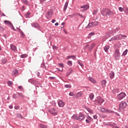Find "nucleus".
<instances>
[{
    "label": "nucleus",
    "instance_id": "nucleus-1",
    "mask_svg": "<svg viewBox=\"0 0 128 128\" xmlns=\"http://www.w3.org/2000/svg\"><path fill=\"white\" fill-rule=\"evenodd\" d=\"M114 54L115 60H118L120 58V52L118 49L115 50Z\"/></svg>",
    "mask_w": 128,
    "mask_h": 128
},
{
    "label": "nucleus",
    "instance_id": "nucleus-2",
    "mask_svg": "<svg viewBox=\"0 0 128 128\" xmlns=\"http://www.w3.org/2000/svg\"><path fill=\"white\" fill-rule=\"evenodd\" d=\"M104 102V100L100 96L97 97L96 100V102L98 106H102Z\"/></svg>",
    "mask_w": 128,
    "mask_h": 128
},
{
    "label": "nucleus",
    "instance_id": "nucleus-3",
    "mask_svg": "<svg viewBox=\"0 0 128 128\" xmlns=\"http://www.w3.org/2000/svg\"><path fill=\"white\" fill-rule=\"evenodd\" d=\"M126 94L124 92H122L117 96V100H122L124 98H126Z\"/></svg>",
    "mask_w": 128,
    "mask_h": 128
},
{
    "label": "nucleus",
    "instance_id": "nucleus-4",
    "mask_svg": "<svg viewBox=\"0 0 128 128\" xmlns=\"http://www.w3.org/2000/svg\"><path fill=\"white\" fill-rule=\"evenodd\" d=\"M98 22H90L88 26H86V28H92L93 26H98Z\"/></svg>",
    "mask_w": 128,
    "mask_h": 128
},
{
    "label": "nucleus",
    "instance_id": "nucleus-5",
    "mask_svg": "<svg viewBox=\"0 0 128 128\" xmlns=\"http://www.w3.org/2000/svg\"><path fill=\"white\" fill-rule=\"evenodd\" d=\"M49 112L53 116H56L58 114V110L55 108H51L49 110Z\"/></svg>",
    "mask_w": 128,
    "mask_h": 128
},
{
    "label": "nucleus",
    "instance_id": "nucleus-6",
    "mask_svg": "<svg viewBox=\"0 0 128 128\" xmlns=\"http://www.w3.org/2000/svg\"><path fill=\"white\" fill-rule=\"evenodd\" d=\"M128 106V104H126V102H122L120 104V110H124V108H126V106Z\"/></svg>",
    "mask_w": 128,
    "mask_h": 128
},
{
    "label": "nucleus",
    "instance_id": "nucleus-7",
    "mask_svg": "<svg viewBox=\"0 0 128 128\" xmlns=\"http://www.w3.org/2000/svg\"><path fill=\"white\" fill-rule=\"evenodd\" d=\"M104 126H109L112 128H116V124L112 122H104Z\"/></svg>",
    "mask_w": 128,
    "mask_h": 128
},
{
    "label": "nucleus",
    "instance_id": "nucleus-8",
    "mask_svg": "<svg viewBox=\"0 0 128 128\" xmlns=\"http://www.w3.org/2000/svg\"><path fill=\"white\" fill-rule=\"evenodd\" d=\"M4 23L6 24H7V26H8L10 28H12L14 30H16V29H14V27L12 24L10 22L6 20H4Z\"/></svg>",
    "mask_w": 128,
    "mask_h": 128
},
{
    "label": "nucleus",
    "instance_id": "nucleus-9",
    "mask_svg": "<svg viewBox=\"0 0 128 128\" xmlns=\"http://www.w3.org/2000/svg\"><path fill=\"white\" fill-rule=\"evenodd\" d=\"M84 114L80 113L79 116H78L77 120H79V122H82V120H84Z\"/></svg>",
    "mask_w": 128,
    "mask_h": 128
},
{
    "label": "nucleus",
    "instance_id": "nucleus-10",
    "mask_svg": "<svg viewBox=\"0 0 128 128\" xmlns=\"http://www.w3.org/2000/svg\"><path fill=\"white\" fill-rule=\"evenodd\" d=\"M101 14L103 16H106L108 14V8H103L101 11Z\"/></svg>",
    "mask_w": 128,
    "mask_h": 128
},
{
    "label": "nucleus",
    "instance_id": "nucleus-11",
    "mask_svg": "<svg viewBox=\"0 0 128 128\" xmlns=\"http://www.w3.org/2000/svg\"><path fill=\"white\" fill-rule=\"evenodd\" d=\"M28 82H30L32 84H38V81L34 80V79H30L28 80Z\"/></svg>",
    "mask_w": 128,
    "mask_h": 128
},
{
    "label": "nucleus",
    "instance_id": "nucleus-12",
    "mask_svg": "<svg viewBox=\"0 0 128 128\" xmlns=\"http://www.w3.org/2000/svg\"><path fill=\"white\" fill-rule=\"evenodd\" d=\"M10 48L13 52H18V49L16 48V46H14V44H10Z\"/></svg>",
    "mask_w": 128,
    "mask_h": 128
},
{
    "label": "nucleus",
    "instance_id": "nucleus-13",
    "mask_svg": "<svg viewBox=\"0 0 128 128\" xmlns=\"http://www.w3.org/2000/svg\"><path fill=\"white\" fill-rule=\"evenodd\" d=\"M33 28H38L40 30V26L38 23H32L31 24Z\"/></svg>",
    "mask_w": 128,
    "mask_h": 128
},
{
    "label": "nucleus",
    "instance_id": "nucleus-14",
    "mask_svg": "<svg viewBox=\"0 0 128 128\" xmlns=\"http://www.w3.org/2000/svg\"><path fill=\"white\" fill-rule=\"evenodd\" d=\"M58 106L60 108H62L63 106H64V102L62 100H60L58 102Z\"/></svg>",
    "mask_w": 128,
    "mask_h": 128
},
{
    "label": "nucleus",
    "instance_id": "nucleus-15",
    "mask_svg": "<svg viewBox=\"0 0 128 128\" xmlns=\"http://www.w3.org/2000/svg\"><path fill=\"white\" fill-rule=\"evenodd\" d=\"M81 8H84V10L86 12V10L90 8V6L88 4H84L81 6Z\"/></svg>",
    "mask_w": 128,
    "mask_h": 128
},
{
    "label": "nucleus",
    "instance_id": "nucleus-16",
    "mask_svg": "<svg viewBox=\"0 0 128 128\" xmlns=\"http://www.w3.org/2000/svg\"><path fill=\"white\" fill-rule=\"evenodd\" d=\"M18 74V71L17 70H14L12 71V76H16Z\"/></svg>",
    "mask_w": 128,
    "mask_h": 128
},
{
    "label": "nucleus",
    "instance_id": "nucleus-17",
    "mask_svg": "<svg viewBox=\"0 0 128 128\" xmlns=\"http://www.w3.org/2000/svg\"><path fill=\"white\" fill-rule=\"evenodd\" d=\"M114 16V12L110 10V9H108L107 10V16Z\"/></svg>",
    "mask_w": 128,
    "mask_h": 128
},
{
    "label": "nucleus",
    "instance_id": "nucleus-18",
    "mask_svg": "<svg viewBox=\"0 0 128 128\" xmlns=\"http://www.w3.org/2000/svg\"><path fill=\"white\" fill-rule=\"evenodd\" d=\"M68 2L66 1L64 4V8L63 9L64 12H66V8H68Z\"/></svg>",
    "mask_w": 128,
    "mask_h": 128
},
{
    "label": "nucleus",
    "instance_id": "nucleus-19",
    "mask_svg": "<svg viewBox=\"0 0 128 128\" xmlns=\"http://www.w3.org/2000/svg\"><path fill=\"white\" fill-rule=\"evenodd\" d=\"M89 80H90V82L92 84H96V80H94L92 77H90L89 78Z\"/></svg>",
    "mask_w": 128,
    "mask_h": 128
},
{
    "label": "nucleus",
    "instance_id": "nucleus-20",
    "mask_svg": "<svg viewBox=\"0 0 128 128\" xmlns=\"http://www.w3.org/2000/svg\"><path fill=\"white\" fill-rule=\"evenodd\" d=\"M104 52H108V50H110V46H108V45L104 47Z\"/></svg>",
    "mask_w": 128,
    "mask_h": 128
},
{
    "label": "nucleus",
    "instance_id": "nucleus-21",
    "mask_svg": "<svg viewBox=\"0 0 128 128\" xmlns=\"http://www.w3.org/2000/svg\"><path fill=\"white\" fill-rule=\"evenodd\" d=\"M22 2H24V4H26V6H30V4L28 2V0H21Z\"/></svg>",
    "mask_w": 128,
    "mask_h": 128
},
{
    "label": "nucleus",
    "instance_id": "nucleus-22",
    "mask_svg": "<svg viewBox=\"0 0 128 128\" xmlns=\"http://www.w3.org/2000/svg\"><path fill=\"white\" fill-rule=\"evenodd\" d=\"M104 112H106V114H113L114 111L112 110H110L108 109H105V111Z\"/></svg>",
    "mask_w": 128,
    "mask_h": 128
},
{
    "label": "nucleus",
    "instance_id": "nucleus-23",
    "mask_svg": "<svg viewBox=\"0 0 128 128\" xmlns=\"http://www.w3.org/2000/svg\"><path fill=\"white\" fill-rule=\"evenodd\" d=\"M110 78H111L112 80V78H114V72L112 71L110 73Z\"/></svg>",
    "mask_w": 128,
    "mask_h": 128
},
{
    "label": "nucleus",
    "instance_id": "nucleus-24",
    "mask_svg": "<svg viewBox=\"0 0 128 128\" xmlns=\"http://www.w3.org/2000/svg\"><path fill=\"white\" fill-rule=\"evenodd\" d=\"M102 84L103 88L106 86V80H104L102 81Z\"/></svg>",
    "mask_w": 128,
    "mask_h": 128
},
{
    "label": "nucleus",
    "instance_id": "nucleus-25",
    "mask_svg": "<svg viewBox=\"0 0 128 128\" xmlns=\"http://www.w3.org/2000/svg\"><path fill=\"white\" fill-rule=\"evenodd\" d=\"M95 46H96L95 44H92L88 48L89 50H90V52H92V48H94Z\"/></svg>",
    "mask_w": 128,
    "mask_h": 128
},
{
    "label": "nucleus",
    "instance_id": "nucleus-26",
    "mask_svg": "<svg viewBox=\"0 0 128 128\" xmlns=\"http://www.w3.org/2000/svg\"><path fill=\"white\" fill-rule=\"evenodd\" d=\"M98 110L100 112H104V111H105L106 109L102 107V106H100V107L98 108Z\"/></svg>",
    "mask_w": 128,
    "mask_h": 128
},
{
    "label": "nucleus",
    "instance_id": "nucleus-27",
    "mask_svg": "<svg viewBox=\"0 0 128 128\" xmlns=\"http://www.w3.org/2000/svg\"><path fill=\"white\" fill-rule=\"evenodd\" d=\"M116 36L117 38V40H122V38H124V35L118 34V35Z\"/></svg>",
    "mask_w": 128,
    "mask_h": 128
},
{
    "label": "nucleus",
    "instance_id": "nucleus-28",
    "mask_svg": "<svg viewBox=\"0 0 128 128\" xmlns=\"http://www.w3.org/2000/svg\"><path fill=\"white\" fill-rule=\"evenodd\" d=\"M47 16H48L49 18H52V11H48L47 12Z\"/></svg>",
    "mask_w": 128,
    "mask_h": 128
},
{
    "label": "nucleus",
    "instance_id": "nucleus-29",
    "mask_svg": "<svg viewBox=\"0 0 128 128\" xmlns=\"http://www.w3.org/2000/svg\"><path fill=\"white\" fill-rule=\"evenodd\" d=\"M112 40H118V38H116V36H114L111 38V40H109V42H112Z\"/></svg>",
    "mask_w": 128,
    "mask_h": 128
},
{
    "label": "nucleus",
    "instance_id": "nucleus-30",
    "mask_svg": "<svg viewBox=\"0 0 128 128\" xmlns=\"http://www.w3.org/2000/svg\"><path fill=\"white\" fill-rule=\"evenodd\" d=\"M89 98L91 100H94V94L91 93L89 95Z\"/></svg>",
    "mask_w": 128,
    "mask_h": 128
},
{
    "label": "nucleus",
    "instance_id": "nucleus-31",
    "mask_svg": "<svg viewBox=\"0 0 128 128\" xmlns=\"http://www.w3.org/2000/svg\"><path fill=\"white\" fill-rule=\"evenodd\" d=\"M40 128H48V126L43 124H40Z\"/></svg>",
    "mask_w": 128,
    "mask_h": 128
},
{
    "label": "nucleus",
    "instance_id": "nucleus-32",
    "mask_svg": "<svg viewBox=\"0 0 128 128\" xmlns=\"http://www.w3.org/2000/svg\"><path fill=\"white\" fill-rule=\"evenodd\" d=\"M16 118H24V117L22 116V114H16Z\"/></svg>",
    "mask_w": 128,
    "mask_h": 128
},
{
    "label": "nucleus",
    "instance_id": "nucleus-33",
    "mask_svg": "<svg viewBox=\"0 0 128 128\" xmlns=\"http://www.w3.org/2000/svg\"><path fill=\"white\" fill-rule=\"evenodd\" d=\"M6 62H8V60H6V58L2 59V62L3 64H6Z\"/></svg>",
    "mask_w": 128,
    "mask_h": 128
},
{
    "label": "nucleus",
    "instance_id": "nucleus-34",
    "mask_svg": "<svg viewBox=\"0 0 128 128\" xmlns=\"http://www.w3.org/2000/svg\"><path fill=\"white\" fill-rule=\"evenodd\" d=\"M68 66H72V60H69L67 62Z\"/></svg>",
    "mask_w": 128,
    "mask_h": 128
},
{
    "label": "nucleus",
    "instance_id": "nucleus-35",
    "mask_svg": "<svg viewBox=\"0 0 128 128\" xmlns=\"http://www.w3.org/2000/svg\"><path fill=\"white\" fill-rule=\"evenodd\" d=\"M94 32H90L88 35V38H92V36H94Z\"/></svg>",
    "mask_w": 128,
    "mask_h": 128
},
{
    "label": "nucleus",
    "instance_id": "nucleus-36",
    "mask_svg": "<svg viewBox=\"0 0 128 128\" xmlns=\"http://www.w3.org/2000/svg\"><path fill=\"white\" fill-rule=\"evenodd\" d=\"M128 49H126V50H125L124 52L122 53V56H126V54H128Z\"/></svg>",
    "mask_w": 128,
    "mask_h": 128
},
{
    "label": "nucleus",
    "instance_id": "nucleus-37",
    "mask_svg": "<svg viewBox=\"0 0 128 128\" xmlns=\"http://www.w3.org/2000/svg\"><path fill=\"white\" fill-rule=\"evenodd\" d=\"M8 84L9 86H12L14 84L12 83V81H8Z\"/></svg>",
    "mask_w": 128,
    "mask_h": 128
},
{
    "label": "nucleus",
    "instance_id": "nucleus-38",
    "mask_svg": "<svg viewBox=\"0 0 128 128\" xmlns=\"http://www.w3.org/2000/svg\"><path fill=\"white\" fill-rule=\"evenodd\" d=\"M72 58L73 60H76V56H68V58Z\"/></svg>",
    "mask_w": 128,
    "mask_h": 128
},
{
    "label": "nucleus",
    "instance_id": "nucleus-39",
    "mask_svg": "<svg viewBox=\"0 0 128 128\" xmlns=\"http://www.w3.org/2000/svg\"><path fill=\"white\" fill-rule=\"evenodd\" d=\"M73 70H70V72H68L66 73V76H70V74H72Z\"/></svg>",
    "mask_w": 128,
    "mask_h": 128
},
{
    "label": "nucleus",
    "instance_id": "nucleus-40",
    "mask_svg": "<svg viewBox=\"0 0 128 128\" xmlns=\"http://www.w3.org/2000/svg\"><path fill=\"white\" fill-rule=\"evenodd\" d=\"M30 16V13L28 12L27 14H25V17H26V18H29Z\"/></svg>",
    "mask_w": 128,
    "mask_h": 128
},
{
    "label": "nucleus",
    "instance_id": "nucleus-41",
    "mask_svg": "<svg viewBox=\"0 0 128 128\" xmlns=\"http://www.w3.org/2000/svg\"><path fill=\"white\" fill-rule=\"evenodd\" d=\"M64 88H72V85L66 84L64 85Z\"/></svg>",
    "mask_w": 128,
    "mask_h": 128
},
{
    "label": "nucleus",
    "instance_id": "nucleus-42",
    "mask_svg": "<svg viewBox=\"0 0 128 128\" xmlns=\"http://www.w3.org/2000/svg\"><path fill=\"white\" fill-rule=\"evenodd\" d=\"M17 94H18V96H20V98H24V96L22 94V93L17 92Z\"/></svg>",
    "mask_w": 128,
    "mask_h": 128
},
{
    "label": "nucleus",
    "instance_id": "nucleus-43",
    "mask_svg": "<svg viewBox=\"0 0 128 128\" xmlns=\"http://www.w3.org/2000/svg\"><path fill=\"white\" fill-rule=\"evenodd\" d=\"M82 94L80 92H78L76 94L77 98H80V96H82Z\"/></svg>",
    "mask_w": 128,
    "mask_h": 128
},
{
    "label": "nucleus",
    "instance_id": "nucleus-44",
    "mask_svg": "<svg viewBox=\"0 0 128 128\" xmlns=\"http://www.w3.org/2000/svg\"><path fill=\"white\" fill-rule=\"evenodd\" d=\"M118 10H119V12H124V8H122V7H119Z\"/></svg>",
    "mask_w": 128,
    "mask_h": 128
},
{
    "label": "nucleus",
    "instance_id": "nucleus-45",
    "mask_svg": "<svg viewBox=\"0 0 128 128\" xmlns=\"http://www.w3.org/2000/svg\"><path fill=\"white\" fill-rule=\"evenodd\" d=\"M26 56H28L26 54H23L20 56V58H26Z\"/></svg>",
    "mask_w": 128,
    "mask_h": 128
},
{
    "label": "nucleus",
    "instance_id": "nucleus-46",
    "mask_svg": "<svg viewBox=\"0 0 128 128\" xmlns=\"http://www.w3.org/2000/svg\"><path fill=\"white\" fill-rule=\"evenodd\" d=\"M19 32H20V34H22V36L23 37L24 36V32H23L22 30H19Z\"/></svg>",
    "mask_w": 128,
    "mask_h": 128
},
{
    "label": "nucleus",
    "instance_id": "nucleus-47",
    "mask_svg": "<svg viewBox=\"0 0 128 128\" xmlns=\"http://www.w3.org/2000/svg\"><path fill=\"white\" fill-rule=\"evenodd\" d=\"M78 64H80V66H81V68H84V64H82V62H80L79 60H78Z\"/></svg>",
    "mask_w": 128,
    "mask_h": 128
},
{
    "label": "nucleus",
    "instance_id": "nucleus-48",
    "mask_svg": "<svg viewBox=\"0 0 128 128\" xmlns=\"http://www.w3.org/2000/svg\"><path fill=\"white\" fill-rule=\"evenodd\" d=\"M72 118H73V120H78V116L76 115H73L72 116Z\"/></svg>",
    "mask_w": 128,
    "mask_h": 128
},
{
    "label": "nucleus",
    "instance_id": "nucleus-49",
    "mask_svg": "<svg viewBox=\"0 0 128 128\" xmlns=\"http://www.w3.org/2000/svg\"><path fill=\"white\" fill-rule=\"evenodd\" d=\"M51 104L52 105L54 106H56V101H52Z\"/></svg>",
    "mask_w": 128,
    "mask_h": 128
},
{
    "label": "nucleus",
    "instance_id": "nucleus-50",
    "mask_svg": "<svg viewBox=\"0 0 128 128\" xmlns=\"http://www.w3.org/2000/svg\"><path fill=\"white\" fill-rule=\"evenodd\" d=\"M98 10H94V12H92V14H98Z\"/></svg>",
    "mask_w": 128,
    "mask_h": 128
},
{
    "label": "nucleus",
    "instance_id": "nucleus-51",
    "mask_svg": "<svg viewBox=\"0 0 128 128\" xmlns=\"http://www.w3.org/2000/svg\"><path fill=\"white\" fill-rule=\"evenodd\" d=\"M118 30H120V28H116L113 30V32H118Z\"/></svg>",
    "mask_w": 128,
    "mask_h": 128
},
{
    "label": "nucleus",
    "instance_id": "nucleus-52",
    "mask_svg": "<svg viewBox=\"0 0 128 128\" xmlns=\"http://www.w3.org/2000/svg\"><path fill=\"white\" fill-rule=\"evenodd\" d=\"M18 96H16V94H12V98H14L15 100H16V98H17Z\"/></svg>",
    "mask_w": 128,
    "mask_h": 128
},
{
    "label": "nucleus",
    "instance_id": "nucleus-53",
    "mask_svg": "<svg viewBox=\"0 0 128 128\" xmlns=\"http://www.w3.org/2000/svg\"><path fill=\"white\" fill-rule=\"evenodd\" d=\"M69 96H74V94L73 93V92H70V94H69Z\"/></svg>",
    "mask_w": 128,
    "mask_h": 128
},
{
    "label": "nucleus",
    "instance_id": "nucleus-54",
    "mask_svg": "<svg viewBox=\"0 0 128 128\" xmlns=\"http://www.w3.org/2000/svg\"><path fill=\"white\" fill-rule=\"evenodd\" d=\"M0 16H6V14H4V12H2L1 11H0Z\"/></svg>",
    "mask_w": 128,
    "mask_h": 128
},
{
    "label": "nucleus",
    "instance_id": "nucleus-55",
    "mask_svg": "<svg viewBox=\"0 0 128 128\" xmlns=\"http://www.w3.org/2000/svg\"><path fill=\"white\" fill-rule=\"evenodd\" d=\"M87 118H88V120H92V117H90V116H88Z\"/></svg>",
    "mask_w": 128,
    "mask_h": 128
},
{
    "label": "nucleus",
    "instance_id": "nucleus-56",
    "mask_svg": "<svg viewBox=\"0 0 128 128\" xmlns=\"http://www.w3.org/2000/svg\"><path fill=\"white\" fill-rule=\"evenodd\" d=\"M93 118H94V120H97V119H98V116H96V115H94V116H93Z\"/></svg>",
    "mask_w": 128,
    "mask_h": 128
},
{
    "label": "nucleus",
    "instance_id": "nucleus-57",
    "mask_svg": "<svg viewBox=\"0 0 128 128\" xmlns=\"http://www.w3.org/2000/svg\"><path fill=\"white\" fill-rule=\"evenodd\" d=\"M58 64H59V66H61V68H64V64L60 63Z\"/></svg>",
    "mask_w": 128,
    "mask_h": 128
},
{
    "label": "nucleus",
    "instance_id": "nucleus-58",
    "mask_svg": "<svg viewBox=\"0 0 128 128\" xmlns=\"http://www.w3.org/2000/svg\"><path fill=\"white\" fill-rule=\"evenodd\" d=\"M125 14H128V8H126L124 11Z\"/></svg>",
    "mask_w": 128,
    "mask_h": 128
},
{
    "label": "nucleus",
    "instance_id": "nucleus-59",
    "mask_svg": "<svg viewBox=\"0 0 128 128\" xmlns=\"http://www.w3.org/2000/svg\"><path fill=\"white\" fill-rule=\"evenodd\" d=\"M40 0V4H43V2H44L46 0Z\"/></svg>",
    "mask_w": 128,
    "mask_h": 128
},
{
    "label": "nucleus",
    "instance_id": "nucleus-60",
    "mask_svg": "<svg viewBox=\"0 0 128 128\" xmlns=\"http://www.w3.org/2000/svg\"><path fill=\"white\" fill-rule=\"evenodd\" d=\"M100 116H101V118H106V115H102Z\"/></svg>",
    "mask_w": 128,
    "mask_h": 128
},
{
    "label": "nucleus",
    "instance_id": "nucleus-61",
    "mask_svg": "<svg viewBox=\"0 0 128 128\" xmlns=\"http://www.w3.org/2000/svg\"><path fill=\"white\" fill-rule=\"evenodd\" d=\"M52 48H53V50H54V49L58 48H56V46H52Z\"/></svg>",
    "mask_w": 128,
    "mask_h": 128
},
{
    "label": "nucleus",
    "instance_id": "nucleus-62",
    "mask_svg": "<svg viewBox=\"0 0 128 128\" xmlns=\"http://www.w3.org/2000/svg\"><path fill=\"white\" fill-rule=\"evenodd\" d=\"M14 108H15V110H18L19 108L18 106H15Z\"/></svg>",
    "mask_w": 128,
    "mask_h": 128
},
{
    "label": "nucleus",
    "instance_id": "nucleus-63",
    "mask_svg": "<svg viewBox=\"0 0 128 128\" xmlns=\"http://www.w3.org/2000/svg\"><path fill=\"white\" fill-rule=\"evenodd\" d=\"M18 88H19V90H22V86H19Z\"/></svg>",
    "mask_w": 128,
    "mask_h": 128
},
{
    "label": "nucleus",
    "instance_id": "nucleus-64",
    "mask_svg": "<svg viewBox=\"0 0 128 128\" xmlns=\"http://www.w3.org/2000/svg\"><path fill=\"white\" fill-rule=\"evenodd\" d=\"M0 30H4V28H2V26H0Z\"/></svg>",
    "mask_w": 128,
    "mask_h": 128
}]
</instances>
